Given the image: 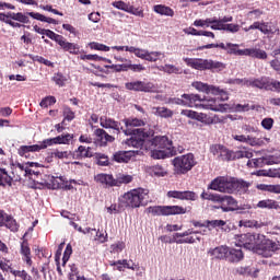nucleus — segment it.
Wrapping results in <instances>:
<instances>
[{
	"label": "nucleus",
	"mask_w": 280,
	"mask_h": 280,
	"mask_svg": "<svg viewBox=\"0 0 280 280\" xmlns=\"http://www.w3.org/2000/svg\"><path fill=\"white\" fill-rule=\"evenodd\" d=\"M253 185L242 178L231 176H218L208 185V189L219 191L220 194H248Z\"/></svg>",
	"instance_id": "1"
},
{
	"label": "nucleus",
	"mask_w": 280,
	"mask_h": 280,
	"mask_svg": "<svg viewBox=\"0 0 280 280\" xmlns=\"http://www.w3.org/2000/svg\"><path fill=\"white\" fill-rule=\"evenodd\" d=\"M184 62L190 69H196V71H211V73H220L226 69V63L213 60V59H202V58H183Z\"/></svg>",
	"instance_id": "2"
},
{
	"label": "nucleus",
	"mask_w": 280,
	"mask_h": 280,
	"mask_svg": "<svg viewBox=\"0 0 280 280\" xmlns=\"http://www.w3.org/2000/svg\"><path fill=\"white\" fill-rule=\"evenodd\" d=\"M35 19V21H42V23H49L52 25H58V21L54 18H47L40 13L36 12H27L24 14L23 12H8V13H0V21L2 23H5V21H18L19 23H30V18Z\"/></svg>",
	"instance_id": "3"
},
{
	"label": "nucleus",
	"mask_w": 280,
	"mask_h": 280,
	"mask_svg": "<svg viewBox=\"0 0 280 280\" xmlns=\"http://www.w3.org/2000/svg\"><path fill=\"white\" fill-rule=\"evenodd\" d=\"M151 147L153 150L151 151L152 159H167L173 150V142L167 138V136H156L151 141Z\"/></svg>",
	"instance_id": "4"
},
{
	"label": "nucleus",
	"mask_w": 280,
	"mask_h": 280,
	"mask_svg": "<svg viewBox=\"0 0 280 280\" xmlns=\"http://www.w3.org/2000/svg\"><path fill=\"white\" fill-rule=\"evenodd\" d=\"M210 152L218 156L219 161H235L236 159H253V152L249 151H231L222 144H212Z\"/></svg>",
	"instance_id": "5"
},
{
	"label": "nucleus",
	"mask_w": 280,
	"mask_h": 280,
	"mask_svg": "<svg viewBox=\"0 0 280 280\" xmlns=\"http://www.w3.org/2000/svg\"><path fill=\"white\" fill-rule=\"evenodd\" d=\"M145 196H148V190L143 188L132 189L125 192L120 198V207H125L126 209H139V207H143Z\"/></svg>",
	"instance_id": "6"
},
{
	"label": "nucleus",
	"mask_w": 280,
	"mask_h": 280,
	"mask_svg": "<svg viewBox=\"0 0 280 280\" xmlns=\"http://www.w3.org/2000/svg\"><path fill=\"white\" fill-rule=\"evenodd\" d=\"M147 213H151L153 217L185 215V213H191V206H150L147 208Z\"/></svg>",
	"instance_id": "7"
},
{
	"label": "nucleus",
	"mask_w": 280,
	"mask_h": 280,
	"mask_svg": "<svg viewBox=\"0 0 280 280\" xmlns=\"http://www.w3.org/2000/svg\"><path fill=\"white\" fill-rule=\"evenodd\" d=\"M173 166L175 174H187L196 167V158L192 153H187L182 156H176L173 160Z\"/></svg>",
	"instance_id": "8"
},
{
	"label": "nucleus",
	"mask_w": 280,
	"mask_h": 280,
	"mask_svg": "<svg viewBox=\"0 0 280 280\" xmlns=\"http://www.w3.org/2000/svg\"><path fill=\"white\" fill-rule=\"evenodd\" d=\"M124 135L130 137L125 141L129 148H143L145 139H148V132L143 128L125 129Z\"/></svg>",
	"instance_id": "9"
},
{
	"label": "nucleus",
	"mask_w": 280,
	"mask_h": 280,
	"mask_svg": "<svg viewBox=\"0 0 280 280\" xmlns=\"http://www.w3.org/2000/svg\"><path fill=\"white\" fill-rule=\"evenodd\" d=\"M262 238H264V234H257V233L241 234L236 236V242H237L236 246L257 253V248L259 247V242Z\"/></svg>",
	"instance_id": "10"
},
{
	"label": "nucleus",
	"mask_w": 280,
	"mask_h": 280,
	"mask_svg": "<svg viewBox=\"0 0 280 280\" xmlns=\"http://www.w3.org/2000/svg\"><path fill=\"white\" fill-rule=\"evenodd\" d=\"M277 250H280V242L272 241L267 238L266 235H262V238H260L256 249L257 255H261L262 257H272Z\"/></svg>",
	"instance_id": "11"
},
{
	"label": "nucleus",
	"mask_w": 280,
	"mask_h": 280,
	"mask_svg": "<svg viewBox=\"0 0 280 280\" xmlns=\"http://www.w3.org/2000/svg\"><path fill=\"white\" fill-rule=\"evenodd\" d=\"M217 97L210 98L208 101H205L201 98L199 106H202V108H206L207 110H213L214 113H218L224 108V105H222V101L229 100V94L225 93L224 91L220 90L219 94H214Z\"/></svg>",
	"instance_id": "12"
},
{
	"label": "nucleus",
	"mask_w": 280,
	"mask_h": 280,
	"mask_svg": "<svg viewBox=\"0 0 280 280\" xmlns=\"http://www.w3.org/2000/svg\"><path fill=\"white\" fill-rule=\"evenodd\" d=\"M125 89H127V91H135L136 93H154L156 85L150 81H131L125 83Z\"/></svg>",
	"instance_id": "13"
},
{
	"label": "nucleus",
	"mask_w": 280,
	"mask_h": 280,
	"mask_svg": "<svg viewBox=\"0 0 280 280\" xmlns=\"http://www.w3.org/2000/svg\"><path fill=\"white\" fill-rule=\"evenodd\" d=\"M172 104H177V106H188V108H194V106H200L202 97L199 94H183L182 98L174 97L171 100Z\"/></svg>",
	"instance_id": "14"
},
{
	"label": "nucleus",
	"mask_w": 280,
	"mask_h": 280,
	"mask_svg": "<svg viewBox=\"0 0 280 280\" xmlns=\"http://www.w3.org/2000/svg\"><path fill=\"white\" fill-rule=\"evenodd\" d=\"M73 140V136L71 133H66L61 136H57L55 138H48L42 141V148L47 150V148L51 145H69Z\"/></svg>",
	"instance_id": "15"
},
{
	"label": "nucleus",
	"mask_w": 280,
	"mask_h": 280,
	"mask_svg": "<svg viewBox=\"0 0 280 280\" xmlns=\"http://www.w3.org/2000/svg\"><path fill=\"white\" fill-rule=\"evenodd\" d=\"M279 161L273 155L257 158L247 161V167H266V165H277Z\"/></svg>",
	"instance_id": "16"
},
{
	"label": "nucleus",
	"mask_w": 280,
	"mask_h": 280,
	"mask_svg": "<svg viewBox=\"0 0 280 280\" xmlns=\"http://www.w3.org/2000/svg\"><path fill=\"white\" fill-rule=\"evenodd\" d=\"M167 198H175L176 200H190L191 202L198 200V195L191 190H170Z\"/></svg>",
	"instance_id": "17"
},
{
	"label": "nucleus",
	"mask_w": 280,
	"mask_h": 280,
	"mask_svg": "<svg viewBox=\"0 0 280 280\" xmlns=\"http://www.w3.org/2000/svg\"><path fill=\"white\" fill-rule=\"evenodd\" d=\"M100 124L102 128H110L112 130H115L116 135H120L124 132V130H126L124 127H121V122L106 116L100 118Z\"/></svg>",
	"instance_id": "18"
},
{
	"label": "nucleus",
	"mask_w": 280,
	"mask_h": 280,
	"mask_svg": "<svg viewBox=\"0 0 280 280\" xmlns=\"http://www.w3.org/2000/svg\"><path fill=\"white\" fill-rule=\"evenodd\" d=\"M244 84L245 86H252L253 89H268L271 86L270 78L268 77L245 80Z\"/></svg>",
	"instance_id": "19"
},
{
	"label": "nucleus",
	"mask_w": 280,
	"mask_h": 280,
	"mask_svg": "<svg viewBox=\"0 0 280 280\" xmlns=\"http://www.w3.org/2000/svg\"><path fill=\"white\" fill-rule=\"evenodd\" d=\"M237 200H235V198L232 196L224 195L221 199L220 209H222V211L225 213H229V211H237Z\"/></svg>",
	"instance_id": "20"
},
{
	"label": "nucleus",
	"mask_w": 280,
	"mask_h": 280,
	"mask_svg": "<svg viewBox=\"0 0 280 280\" xmlns=\"http://www.w3.org/2000/svg\"><path fill=\"white\" fill-rule=\"evenodd\" d=\"M94 135L96 137L98 145L101 147H106L108 145V143H113V141H115V137L108 135V132H106V130L104 129H96L94 131Z\"/></svg>",
	"instance_id": "21"
},
{
	"label": "nucleus",
	"mask_w": 280,
	"mask_h": 280,
	"mask_svg": "<svg viewBox=\"0 0 280 280\" xmlns=\"http://www.w3.org/2000/svg\"><path fill=\"white\" fill-rule=\"evenodd\" d=\"M90 147L79 145L77 150L71 153L72 159L82 161V159H93L94 154Z\"/></svg>",
	"instance_id": "22"
},
{
	"label": "nucleus",
	"mask_w": 280,
	"mask_h": 280,
	"mask_svg": "<svg viewBox=\"0 0 280 280\" xmlns=\"http://www.w3.org/2000/svg\"><path fill=\"white\" fill-rule=\"evenodd\" d=\"M95 183H98V185H103L105 187H115L116 182L115 177L110 174L106 173H100L94 176Z\"/></svg>",
	"instance_id": "23"
},
{
	"label": "nucleus",
	"mask_w": 280,
	"mask_h": 280,
	"mask_svg": "<svg viewBox=\"0 0 280 280\" xmlns=\"http://www.w3.org/2000/svg\"><path fill=\"white\" fill-rule=\"evenodd\" d=\"M20 253H21L22 259H23V261H25L26 266H28V268H32V264H34V261L32 260V249L30 248V243L27 242V240H24L21 243Z\"/></svg>",
	"instance_id": "24"
},
{
	"label": "nucleus",
	"mask_w": 280,
	"mask_h": 280,
	"mask_svg": "<svg viewBox=\"0 0 280 280\" xmlns=\"http://www.w3.org/2000/svg\"><path fill=\"white\" fill-rule=\"evenodd\" d=\"M109 266L116 267V270H118L119 272H124V270H126V268L128 270H139V267L135 262L130 264V261H128V259L109 261Z\"/></svg>",
	"instance_id": "25"
},
{
	"label": "nucleus",
	"mask_w": 280,
	"mask_h": 280,
	"mask_svg": "<svg viewBox=\"0 0 280 280\" xmlns=\"http://www.w3.org/2000/svg\"><path fill=\"white\" fill-rule=\"evenodd\" d=\"M194 89L197 91H200L201 93H211L212 95H220L219 88H215L213 85H209L207 83H202L200 81L192 82Z\"/></svg>",
	"instance_id": "26"
},
{
	"label": "nucleus",
	"mask_w": 280,
	"mask_h": 280,
	"mask_svg": "<svg viewBox=\"0 0 280 280\" xmlns=\"http://www.w3.org/2000/svg\"><path fill=\"white\" fill-rule=\"evenodd\" d=\"M226 259L230 264H237L244 259V252L242 249L229 248Z\"/></svg>",
	"instance_id": "27"
},
{
	"label": "nucleus",
	"mask_w": 280,
	"mask_h": 280,
	"mask_svg": "<svg viewBox=\"0 0 280 280\" xmlns=\"http://www.w3.org/2000/svg\"><path fill=\"white\" fill-rule=\"evenodd\" d=\"M245 56L256 58L257 60H266L268 58V54L266 50H261V48H245Z\"/></svg>",
	"instance_id": "28"
},
{
	"label": "nucleus",
	"mask_w": 280,
	"mask_h": 280,
	"mask_svg": "<svg viewBox=\"0 0 280 280\" xmlns=\"http://www.w3.org/2000/svg\"><path fill=\"white\" fill-rule=\"evenodd\" d=\"M262 30L261 34H265L266 36H275V34H280L279 25L273 22H262Z\"/></svg>",
	"instance_id": "29"
},
{
	"label": "nucleus",
	"mask_w": 280,
	"mask_h": 280,
	"mask_svg": "<svg viewBox=\"0 0 280 280\" xmlns=\"http://www.w3.org/2000/svg\"><path fill=\"white\" fill-rule=\"evenodd\" d=\"M59 45L63 51H69V54H72L73 56H78V54H80V46L78 44L67 42L65 37L59 42Z\"/></svg>",
	"instance_id": "30"
},
{
	"label": "nucleus",
	"mask_w": 280,
	"mask_h": 280,
	"mask_svg": "<svg viewBox=\"0 0 280 280\" xmlns=\"http://www.w3.org/2000/svg\"><path fill=\"white\" fill-rule=\"evenodd\" d=\"M255 209H269V210L275 209L276 211H278V209H280V206L277 200L262 199V200L258 201Z\"/></svg>",
	"instance_id": "31"
},
{
	"label": "nucleus",
	"mask_w": 280,
	"mask_h": 280,
	"mask_svg": "<svg viewBox=\"0 0 280 280\" xmlns=\"http://www.w3.org/2000/svg\"><path fill=\"white\" fill-rule=\"evenodd\" d=\"M40 150H44L43 142H40L39 144H33V145H22L20 147L18 154L20 156H27L30 152H40Z\"/></svg>",
	"instance_id": "32"
},
{
	"label": "nucleus",
	"mask_w": 280,
	"mask_h": 280,
	"mask_svg": "<svg viewBox=\"0 0 280 280\" xmlns=\"http://www.w3.org/2000/svg\"><path fill=\"white\" fill-rule=\"evenodd\" d=\"M131 159H132L131 151H117L113 155V161H115L116 163H129Z\"/></svg>",
	"instance_id": "33"
},
{
	"label": "nucleus",
	"mask_w": 280,
	"mask_h": 280,
	"mask_svg": "<svg viewBox=\"0 0 280 280\" xmlns=\"http://www.w3.org/2000/svg\"><path fill=\"white\" fill-rule=\"evenodd\" d=\"M234 141H240L241 143H247L248 145H258L259 144V139L250 136H245V135H233L232 136Z\"/></svg>",
	"instance_id": "34"
},
{
	"label": "nucleus",
	"mask_w": 280,
	"mask_h": 280,
	"mask_svg": "<svg viewBox=\"0 0 280 280\" xmlns=\"http://www.w3.org/2000/svg\"><path fill=\"white\" fill-rule=\"evenodd\" d=\"M122 121L126 126L125 130H135V128L145 126V122L139 118H125Z\"/></svg>",
	"instance_id": "35"
},
{
	"label": "nucleus",
	"mask_w": 280,
	"mask_h": 280,
	"mask_svg": "<svg viewBox=\"0 0 280 280\" xmlns=\"http://www.w3.org/2000/svg\"><path fill=\"white\" fill-rule=\"evenodd\" d=\"M3 226H5V229H10L12 233H18L20 228L19 222H16V219H14V217H12L11 214H7L4 217Z\"/></svg>",
	"instance_id": "36"
},
{
	"label": "nucleus",
	"mask_w": 280,
	"mask_h": 280,
	"mask_svg": "<svg viewBox=\"0 0 280 280\" xmlns=\"http://www.w3.org/2000/svg\"><path fill=\"white\" fill-rule=\"evenodd\" d=\"M153 12L161 14V16H174V9L165 4H155L153 7Z\"/></svg>",
	"instance_id": "37"
},
{
	"label": "nucleus",
	"mask_w": 280,
	"mask_h": 280,
	"mask_svg": "<svg viewBox=\"0 0 280 280\" xmlns=\"http://www.w3.org/2000/svg\"><path fill=\"white\" fill-rule=\"evenodd\" d=\"M238 226H244L245 229H261L266 226V223L257 220H241Z\"/></svg>",
	"instance_id": "38"
},
{
	"label": "nucleus",
	"mask_w": 280,
	"mask_h": 280,
	"mask_svg": "<svg viewBox=\"0 0 280 280\" xmlns=\"http://www.w3.org/2000/svg\"><path fill=\"white\" fill-rule=\"evenodd\" d=\"M212 257H215V259H226L229 247L226 246H219L212 249L211 252Z\"/></svg>",
	"instance_id": "39"
},
{
	"label": "nucleus",
	"mask_w": 280,
	"mask_h": 280,
	"mask_svg": "<svg viewBox=\"0 0 280 280\" xmlns=\"http://www.w3.org/2000/svg\"><path fill=\"white\" fill-rule=\"evenodd\" d=\"M226 47H228V54H230L231 56H246V48L240 49L237 48L240 47V45L237 44L228 43Z\"/></svg>",
	"instance_id": "40"
},
{
	"label": "nucleus",
	"mask_w": 280,
	"mask_h": 280,
	"mask_svg": "<svg viewBox=\"0 0 280 280\" xmlns=\"http://www.w3.org/2000/svg\"><path fill=\"white\" fill-rule=\"evenodd\" d=\"M12 176L8 174V171H5V168H0V187H5V185L12 187Z\"/></svg>",
	"instance_id": "41"
},
{
	"label": "nucleus",
	"mask_w": 280,
	"mask_h": 280,
	"mask_svg": "<svg viewBox=\"0 0 280 280\" xmlns=\"http://www.w3.org/2000/svg\"><path fill=\"white\" fill-rule=\"evenodd\" d=\"M257 189L260 191H269V194H280V185H268V184H259L257 185Z\"/></svg>",
	"instance_id": "42"
},
{
	"label": "nucleus",
	"mask_w": 280,
	"mask_h": 280,
	"mask_svg": "<svg viewBox=\"0 0 280 280\" xmlns=\"http://www.w3.org/2000/svg\"><path fill=\"white\" fill-rule=\"evenodd\" d=\"M159 71H163L164 73H168V75H172V73H175L178 75V73H182L180 68L174 66V65H164L159 67Z\"/></svg>",
	"instance_id": "43"
},
{
	"label": "nucleus",
	"mask_w": 280,
	"mask_h": 280,
	"mask_svg": "<svg viewBox=\"0 0 280 280\" xmlns=\"http://www.w3.org/2000/svg\"><path fill=\"white\" fill-rule=\"evenodd\" d=\"M233 16H223L222 19L214 18V25H211V30L219 31L221 25H226L224 23H232Z\"/></svg>",
	"instance_id": "44"
},
{
	"label": "nucleus",
	"mask_w": 280,
	"mask_h": 280,
	"mask_svg": "<svg viewBox=\"0 0 280 280\" xmlns=\"http://www.w3.org/2000/svg\"><path fill=\"white\" fill-rule=\"evenodd\" d=\"M149 173L151 176H156L158 178H161L163 176L167 175V172H165V168L161 165H153L149 168Z\"/></svg>",
	"instance_id": "45"
},
{
	"label": "nucleus",
	"mask_w": 280,
	"mask_h": 280,
	"mask_svg": "<svg viewBox=\"0 0 280 280\" xmlns=\"http://www.w3.org/2000/svg\"><path fill=\"white\" fill-rule=\"evenodd\" d=\"M155 115L163 117L164 119H170L171 117H174V112L167 107H156Z\"/></svg>",
	"instance_id": "46"
},
{
	"label": "nucleus",
	"mask_w": 280,
	"mask_h": 280,
	"mask_svg": "<svg viewBox=\"0 0 280 280\" xmlns=\"http://www.w3.org/2000/svg\"><path fill=\"white\" fill-rule=\"evenodd\" d=\"M194 25L195 27H211V25H215V19L208 18L206 20H196Z\"/></svg>",
	"instance_id": "47"
},
{
	"label": "nucleus",
	"mask_w": 280,
	"mask_h": 280,
	"mask_svg": "<svg viewBox=\"0 0 280 280\" xmlns=\"http://www.w3.org/2000/svg\"><path fill=\"white\" fill-rule=\"evenodd\" d=\"M115 187H121V185H128V183H132V176L131 175H118L117 178H115Z\"/></svg>",
	"instance_id": "48"
},
{
	"label": "nucleus",
	"mask_w": 280,
	"mask_h": 280,
	"mask_svg": "<svg viewBox=\"0 0 280 280\" xmlns=\"http://www.w3.org/2000/svg\"><path fill=\"white\" fill-rule=\"evenodd\" d=\"M94 159L96 160L97 165L102 167L108 166V155L104 153H94Z\"/></svg>",
	"instance_id": "49"
},
{
	"label": "nucleus",
	"mask_w": 280,
	"mask_h": 280,
	"mask_svg": "<svg viewBox=\"0 0 280 280\" xmlns=\"http://www.w3.org/2000/svg\"><path fill=\"white\" fill-rule=\"evenodd\" d=\"M273 56L276 59L271 60L270 66L275 71L280 73V48L273 50Z\"/></svg>",
	"instance_id": "50"
},
{
	"label": "nucleus",
	"mask_w": 280,
	"mask_h": 280,
	"mask_svg": "<svg viewBox=\"0 0 280 280\" xmlns=\"http://www.w3.org/2000/svg\"><path fill=\"white\" fill-rule=\"evenodd\" d=\"M90 49L94 51H110V48L104 44H100L97 42H91L88 44Z\"/></svg>",
	"instance_id": "51"
},
{
	"label": "nucleus",
	"mask_w": 280,
	"mask_h": 280,
	"mask_svg": "<svg viewBox=\"0 0 280 280\" xmlns=\"http://www.w3.org/2000/svg\"><path fill=\"white\" fill-rule=\"evenodd\" d=\"M63 119L65 121H73L75 119V112L71 109L68 105H65L63 108Z\"/></svg>",
	"instance_id": "52"
},
{
	"label": "nucleus",
	"mask_w": 280,
	"mask_h": 280,
	"mask_svg": "<svg viewBox=\"0 0 280 280\" xmlns=\"http://www.w3.org/2000/svg\"><path fill=\"white\" fill-rule=\"evenodd\" d=\"M219 31L230 32V34H237L240 32V24H225L219 27Z\"/></svg>",
	"instance_id": "53"
},
{
	"label": "nucleus",
	"mask_w": 280,
	"mask_h": 280,
	"mask_svg": "<svg viewBox=\"0 0 280 280\" xmlns=\"http://www.w3.org/2000/svg\"><path fill=\"white\" fill-rule=\"evenodd\" d=\"M113 8H116L117 10H122V12H129L130 11V3H126L122 0L114 1L112 2Z\"/></svg>",
	"instance_id": "54"
},
{
	"label": "nucleus",
	"mask_w": 280,
	"mask_h": 280,
	"mask_svg": "<svg viewBox=\"0 0 280 280\" xmlns=\"http://www.w3.org/2000/svg\"><path fill=\"white\" fill-rule=\"evenodd\" d=\"M222 226H226V221L224 220H207V229H222Z\"/></svg>",
	"instance_id": "55"
},
{
	"label": "nucleus",
	"mask_w": 280,
	"mask_h": 280,
	"mask_svg": "<svg viewBox=\"0 0 280 280\" xmlns=\"http://www.w3.org/2000/svg\"><path fill=\"white\" fill-rule=\"evenodd\" d=\"M11 275H13V277H19L22 280H34L30 273H27L25 271V269L23 270H11Z\"/></svg>",
	"instance_id": "56"
},
{
	"label": "nucleus",
	"mask_w": 280,
	"mask_h": 280,
	"mask_svg": "<svg viewBox=\"0 0 280 280\" xmlns=\"http://www.w3.org/2000/svg\"><path fill=\"white\" fill-rule=\"evenodd\" d=\"M80 60H90L93 62H102V60H106L104 57H100L98 55H80Z\"/></svg>",
	"instance_id": "57"
},
{
	"label": "nucleus",
	"mask_w": 280,
	"mask_h": 280,
	"mask_svg": "<svg viewBox=\"0 0 280 280\" xmlns=\"http://www.w3.org/2000/svg\"><path fill=\"white\" fill-rule=\"evenodd\" d=\"M234 110L236 113H248V110H255V105L250 106L249 104H236L234 105Z\"/></svg>",
	"instance_id": "58"
},
{
	"label": "nucleus",
	"mask_w": 280,
	"mask_h": 280,
	"mask_svg": "<svg viewBox=\"0 0 280 280\" xmlns=\"http://www.w3.org/2000/svg\"><path fill=\"white\" fill-rule=\"evenodd\" d=\"M44 36H47L48 38H50V40H55V43H57L58 45L61 43L63 36L54 33V31L51 30H46V33Z\"/></svg>",
	"instance_id": "59"
},
{
	"label": "nucleus",
	"mask_w": 280,
	"mask_h": 280,
	"mask_svg": "<svg viewBox=\"0 0 280 280\" xmlns=\"http://www.w3.org/2000/svg\"><path fill=\"white\" fill-rule=\"evenodd\" d=\"M56 104V96H46L39 103L42 108H48V106H54Z\"/></svg>",
	"instance_id": "60"
},
{
	"label": "nucleus",
	"mask_w": 280,
	"mask_h": 280,
	"mask_svg": "<svg viewBox=\"0 0 280 280\" xmlns=\"http://www.w3.org/2000/svg\"><path fill=\"white\" fill-rule=\"evenodd\" d=\"M52 81L57 84V86H65V83L67 82V77L58 72L55 73V75L52 77Z\"/></svg>",
	"instance_id": "61"
},
{
	"label": "nucleus",
	"mask_w": 280,
	"mask_h": 280,
	"mask_svg": "<svg viewBox=\"0 0 280 280\" xmlns=\"http://www.w3.org/2000/svg\"><path fill=\"white\" fill-rule=\"evenodd\" d=\"M260 125L264 128V130L270 131L275 126V119H272L271 117L264 118Z\"/></svg>",
	"instance_id": "62"
},
{
	"label": "nucleus",
	"mask_w": 280,
	"mask_h": 280,
	"mask_svg": "<svg viewBox=\"0 0 280 280\" xmlns=\"http://www.w3.org/2000/svg\"><path fill=\"white\" fill-rule=\"evenodd\" d=\"M161 56H163L161 51H148L144 60H147L148 62H156V60H159Z\"/></svg>",
	"instance_id": "63"
},
{
	"label": "nucleus",
	"mask_w": 280,
	"mask_h": 280,
	"mask_svg": "<svg viewBox=\"0 0 280 280\" xmlns=\"http://www.w3.org/2000/svg\"><path fill=\"white\" fill-rule=\"evenodd\" d=\"M106 69H114L116 73H121V71H128V63H121V65H112V66H105Z\"/></svg>",
	"instance_id": "64"
}]
</instances>
